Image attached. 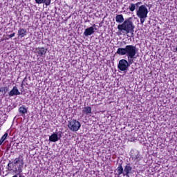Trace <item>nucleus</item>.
Here are the masks:
<instances>
[{"mask_svg":"<svg viewBox=\"0 0 177 177\" xmlns=\"http://www.w3.org/2000/svg\"><path fill=\"white\" fill-rule=\"evenodd\" d=\"M135 5L136 6H139V5H142V2H137Z\"/></svg>","mask_w":177,"mask_h":177,"instance_id":"23","label":"nucleus"},{"mask_svg":"<svg viewBox=\"0 0 177 177\" xmlns=\"http://www.w3.org/2000/svg\"><path fill=\"white\" fill-rule=\"evenodd\" d=\"M19 112L20 114H22V115H24L27 113V108L24 106H20L19 109Z\"/></svg>","mask_w":177,"mask_h":177,"instance_id":"18","label":"nucleus"},{"mask_svg":"<svg viewBox=\"0 0 177 177\" xmlns=\"http://www.w3.org/2000/svg\"><path fill=\"white\" fill-rule=\"evenodd\" d=\"M130 156L132 161L134 162L135 164H138V162L142 160V156H140L139 151H131Z\"/></svg>","mask_w":177,"mask_h":177,"instance_id":"6","label":"nucleus"},{"mask_svg":"<svg viewBox=\"0 0 177 177\" xmlns=\"http://www.w3.org/2000/svg\"><path fill=\"white\" fill-rule=\"evenodd\" d=\"M115 21L116 23H119L120 24H121V23H124V15H122V14L117 15L115 17Z\"/></svg>","mask_w":177,"mask_h":177,"instance_id":"15","label":"nucleus"},{"mask_svg":"<svg viewBox=\"0 0 177 177\" xmlns=\"http://www.w3.org/2000/svg\"><path fill=\"white\" fill-rule=\"evenodd\" d=\"M118 55L124 56V55H127L128 62L129 64L133 63V57L136 55V47L133 46H127L125 48H118L117 50Z\"/></svg>","mask_w":177,"mask_h":177,"instance_id":"2","label":"nucleus"},{"mask_svg":"<svg viewBox=\"0 0 177 177\" xmlns=\"http://www.w3.org/2000/svg\"><path fill=\"white\" fill-rule=\"evenodd\" d=\"M149 14V10L145 5H141L138 9L136 10V15L140 19L141 24L145 23V21L147 18V15Z\"/></svg>","mask_w":177,"mask_h":177,"instance_id":"3","label":"nucleus"},{"mask_svg":"<svg viewBox=\"0 0 177 177\" xmlns=\"http://www.w3.org/2000/svg\"><path fill=\"white\" fill-rule=\"evenodd\" d=\"M35 3L38 5H41V3H45L46 6H49L50 5V2H52V0H35Z\"/></svg>","mask_w":177,"mask_h":177,"instance_id":"13","label":"nucleus"},{"mask_svg":"<svg viewBox=\"0 0 177 177\" xmlns=\"http://www.w3.org/2000/svg\"><path fill=\"white\" fill-rule=\"evenodd\" d=\"M68 128L70 131H72V132H77V131H80V128H81V122L75 119H72L68 122Z\"/></svg>","mask_w":177,"mask_h":177,"instance_id":"4","label":"nucleus"},{"mask_svg":"<svg viewBox=\"0 0 177 177\" xmlns=\"http://www.w3.org/2000/svg\"><path fill=\"white\" fill-rule=\"evenodd\" d=\"M10 164L8 165V166L9 167Z\"/></svg>","mask_w":177,"mask_h":177,"instance_id":"26","label":"nucleus"},{"mask_svg":"<svg viewBox=\"0 0 177 177\" xmlns=\"http://www.w3.org/2000/svg\"><path fill=\"white\" fill-rule=\"evenodd\" d=\"M60 138H62V132H59L58 135L56 133H53L51 136H50L49 140L50 142H57Z\"/></svg>","mask_w":177,"mask_h":177,"instance_id":"9","label":"nucleus"},{"mask_svg":"<svg viewBox=\"0 0 177 177\" xmlns=\"http://www.w3.org/2000/svg\"><path fill=\"white\" fill-rule=\"evenodd\" d=\"M9 96H17L20 95V91H19V88L17 86H14L12 89L8 93Z\"/></svg>","mask_w":177,"mask_h":177,"instance_id":"11","label":"nucleus"},{"mask_svg":"<svg viewBox=\"0 0 177 177\" xmlns=\"http://www.w3.org/2000/svg\"><path fill=\"white\" fill-rule=\"evenodd\" d=\"M116 175H118V176H120V175H123L124 176V168L122 167V165H119V166L116 169Z\"/></svg>","mask_w":177,"mask_h":177,"instance_id":"14","label":"nucleus"},{"mask_svg":"<svg viewBox=\"0 0 177 177\" xmlns=\"http://www.w3.org/2000/svg\"><path fill=\"white\" fill-rule=\"evenodd\" d=\"M46 48H39L38 53L40 56H44V55L46 54Z\"/></svg>","mask_w":177,"mask_h":177,"instance_id":"17","label":"nucleus"},{"mask_svg":"<svg viewBox=\"0 0 177 177\" xmlns=\"http://www.w3.org/2000/svg\"><path fill=\"white\" fill-rule=\"evenodd\" d=\"M93 32H95V28H93V26H91L85 30L84 35H85V37H89V35H92Z\"/></svg>","mask_w":177,"mask_h":177,"instance_id":"10","label":"nucleus"},{"mask_svg":"<svg viewBox=\"0 0 177 177\" xmlns=\"http://www.w3.org/2000/svg\"><path fill=\"white\" fill-rule=\"evenodd\" d=\"M129 174H132L131 163H128L124 169V176L129 177Z\"/></svg>","mask_w":177,"mask_h":177,"instance_id":"8","label":"nucleus"},{"mask_svg":"<svg viewBox=\"0 0 177 177\" xmlns=\"http://www.w3.org/2000/svg\"><path fill=\"white\" fill-rule=\"evenodd\" d=\"M3 92H4V93H6L8 91V87H3Z\"/></svg>","mask_w":177,"mask_h":177,"instance_id":"21","label":"nucleus"},{"mask_svg":"<svg viewBox=\"0 0 177 177\" xmlns=\"http://www.w3.org/2000/svg\"><path fill=\"white\" fill-rule=\"evenodd\" d=\"M0 92H3V89L2 88L0 89Z\"/></svg>","mask_w":177,"mask_h":177,"instance_id":"25","label":"nucleus"},{"mask_svg":"<svg viewBox=\"0 0 177 177\" xmlns=\"http://www.w3.org/2000/svg\"><path fill=\"white\" fill-rule=\"evenodd\" d=\"M129 9L130 12H135V9H136V5H135V3H130V6H129Z\"/></svg>","mask_w":177,"mask_h":177,"instance_id":"19","label":"nucleus"},{"mask_svg":"<svg viewBox=\"0 0 177 177\" xmlns=\"http://www.w3.org/2000/svg\"><path fill=\"white\" fill-rule=\"evenodd\" d=\"M13 163L16 165L18 164V168H15V172L20 175L23 172V167L24 165V161L23 160V156H19L13 160Z\"/></svg>","mask_w":177,"mask_h":177,"instance_id":"5","label":"nucleus"},{"mask_svg":"<svg viewBox=\"0 0 177 177\" xmlns=\"http://www.w3.org/2000/svg\"><path fill=\"white\" fill-rule=\"evenodd\" d=\"M15 35H16V33L13 32V33L9 35L8 37L9 38H13V37H15Z\"/></svg>","mask_w":177,"mask_h":177,"instance_id":"22","label":"nucleus"},{"mask_svg":"<svg viewBox=\"0 0 177 177\" xmlns=\"http://www.w3.org/2000/svg\"><path fill=\"white\" fill-rule=\"evenodd\" d=\"M93 27H95V24L93 25Z\"/></svg>","mask_w":177,"mask_h":177,"instance_id":"27","label":"nucleus"},{"mask_svg":"<svg viewBox=\"0 0 177 177\" xmlns=\"http://www.w3.org/2000/svg\"><path fill=\"white\" fill-rule=\"evenodd\" d=\"M6 138H8V133H5V134L1 137L0 140V146L6 140Z\"/></svg>","mask_w":177,"mask_h":177,"instance_id":"20","label":"nucleus"},{"mask_svg":"<svg viewBox=\"0 0 177 177\" xmlns=\"http://www.w3.org/2000/svg\"><path fill=\"white\" fill-rule=\"evenodd\" d=\"M129 62H128L127 59H121L119 61L118 68H119L120 71H127L128 67H129Z\"/></svg>","mask_w":177,"mask_h":177,"instance_id":"7","label":"nucleus"},{"mask_svg":"<svg viewBox=\"0 0 177 177\" xmlns=\"http://www.w3.org/2000/svg\"><path fill=\"white\" fill-rule=\"evenodd\" d=\"M17 175H19V177H26V176H23V175H21L20 174H17Z\"/></svg>","mask_w":177,"mask_h":177,"instance_id":"24","label":"nucleus"},{"mask_svg":"<svg viewBox=\"0 0 177 177\" xmlns=\"http://www.w3.org/2000/svg\"><path fill=\"white\" fill-rule=\"evenodd\" d=\"M27 35V29L20 28L18 30V37L19 38H24Z\"/></svg>","mask_w":177,"mask_h":177,"instance_id":"12","label":"nucleus"},{"mask_svg":"<svg viewBox=\"0 0 177 177\" xmlns=\"http://www.w3.org/2000/svg\"><path fill=\"white\" fill-rule=\"evenodd\" d=\"M135 26L132 22V17H129L124 20L122 24L118 26V30L120 34H133Z\"/></svg>","mask_w":177,"mask_h":177,"instance_id":"1","label":"nucleus"},{"mask_svg":"<svg viewBox=\"0 0 177 177\" xmlns=\"http://www.w3.org/2000/svg\"><path fill=\"white\" fill-rule=\"evenodd\" d=\"M83 114H86V115H89L91 113H92V108L91 106H86L82 110Z\"/></svg>","mask_w":177,"mask_h":177,"instance_id":"16","label":"nucleus"}]
</instances>
